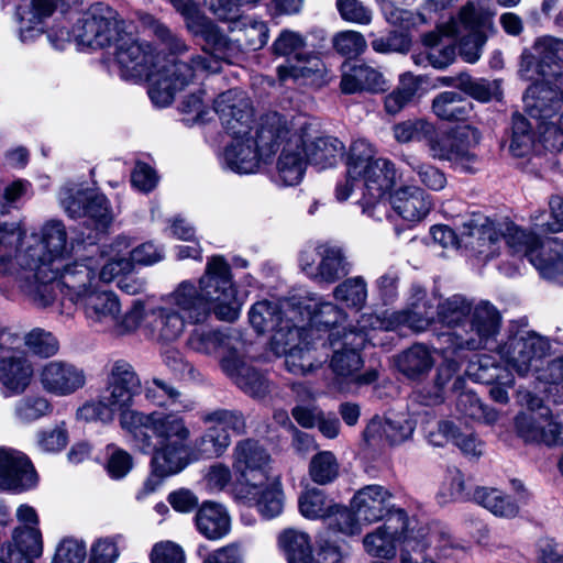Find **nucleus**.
Listing matches in <instances>:
<instances>
[{"mask_svg": "<svg viewBox=\"0 0 563 563\" xmlns=\"http://www.w3.org/2000/svg\"><path fill=\"white\" fill-rule=\"evenodd\" d=\"M197 530L209 540H219L230 531V516L225 508L213 501H205L195 516Z\"/></svg>", "mask_w": 563, "mask_h": 563, "instance_id": "40", "label": "nucleus"}, {"mask_svg": "<svg viewBox=\"0 0 563 563\" xmlns=\"http://www.w3.org/2000/svg\"><path fill=\"white\" fill-rule=\"evenodd\" d=\"M335 503L329 499L322 489H308L299 498V510L309 519H327L333 514Z\"/></svg>", "mask_w": 563, "mask_h": 563, "instance_id": "57", "label": "nucleus"}, {"mask_svg": "<svg viewBox=\"0 0 563 563\" xmlns=\"http://www.w3.org/2000/svg\"><path fill=\"white\" fill-rule=\"evenodd\" d=\"M174 302L186 322L201 324L214 313L216 305L189 280L179 284L174 292Z\"/></svg>", "mask_w": 563, "mask_h": 563, "instance_id": "30", "label": "nucleus"}, {"mask_svg": "<svg viewBox=\"0 0 563 563\" xmlns=\"http://www.w3.org/2000/svg\"><path fill=\"white\" fill-rule=\"evenodd\" d=\"M374 161L376 158L372 145L365 140L354 141L350 145L345 159L349 177L360 178Z\"/></svg>", "mask_w": 563, "mask_h": 563, "instance_id": "63", "label": "nucleus"}, {"mask_svg": "<svg viewBox=\"0 0 563 563\" xmlns=\"http://www.w3.org/2000/svg\"><path fill=\"white\" fill-rule=\"evenodd\" d=\"M413 432V427L407 420H382L373 418L363 431L364 442L372 448L398 445L405 442Z\"/></svg>", "mask_w": 563, "mask_h": 563, "instance_id": "32", "label": "nucleus"}, {"mask_svg": "<svg viewBox=\"0 0 563 563\" xmlns=\"http://www.w3.org/2000/svg\"><path fill=\"white\" fill-rule=\"evenodd\" d=\"M291 128L295 131L291 132L289 128V133L280 141L284 146L277 162L275 181L282 186L298 185L303 177L307 164L302 145L305 144L307 130L311 128V124L303 120L298 123L291 122Z\"/></svg>", "mask_w": 563, "mask_h": 563, "instance_id": "15", "label": "nucleus"}, {"mask_svg": "<svg viewBox=\"0 0 563 563\" xmlns=\"http://www.w3.org/2000/svg\"><path fill=\"white\" fill-rule=\"evenodd\" d=\"M213 110L233 142L223 153L227 168L238 174L255 173L261 161L266 162L280 146V141L289 133L286 118L277 112L261 118L255 140L245 139L254 122L253 108L238 90L220 93L213 101Z\"/></svg>", "mask_w": 563, "mask_h": 563, "instance_id": "3", "label": "nucleus"}, {"mask_svg": "<svg viewBox=\"0 0 563 563\" xmlns=\"http://www.w3.org/2000/svg\"><path fill=\"white\" fill-rule=\"evenodd\" d=\"M501 325V316L495 306L488 301H481L472 306L463 333L445 331L437 334L439 349L455 353L459 350L488 349L496 342Z\"/></svg>", "mask_w": 563, "mask_h": 563, "instance_id": "7", "label": "nucleus"}, {"mask_svg": "<svg viewBox=\"0 0 563 563\" xmlns=\"http://www.w3.org/2000/svg\"><path fill=\"white\" fill-rule=\"evenodd\" d=\"M479 141V131L470 125L451 132L435 130L429 144V151L433 158L449 161L461 172L474 174L481 165L478 155L473 152Z\"/></svg>", "mask_w": 563, "mask_h": 563, "instance_id": "11", "label": "nucleus"}, {"mask_svg": "<svg viewBox=\"0 0 563 563\" xmlns=\"http://www.w3.org/2000/svg\"><path fill=\"white\" fill-rule=\"evenodd\" d=\"M435 300V297L430 298L420 291L408 309L395 314V320L416 332L426 331L438 322Z\"/></svg>", "mask_w": 563, "mask_h": 563, "instance_id": "38", "label": "nucleus"}, {"mask_svg": "<svg viewBox=\"0 0 563 563\" xmlns=\"http://www.w3.org/2000/svg\"><path fill=\"white\" fill-rule=\"evenodd\" d=\"M365 336L362 332L353 330L331 332L321 346L333 350L331 368L336 375L349 377L355 374L363 365L360 350L364 346Z\"/></svg>", "mask_w": 563, "mask_h": 563, "instance_id": "23", "label": "nucleus"}, {"mask_svg": "<svg viewBox=\"0 0 563 563\" xmlns=\"http://www.w3.org/2000/svg\"><path fill=\"white\" fill-rule=\"evenodd\" d=\"M234 341L235 339L225 331L197 327L190 332L186 344L196 353L205 355L222 353L224 356L234 355L238 352Z\"/></svg>", "mask_w": 563, "mask_h": 563, "instance_id": "34", "label": "nucleus"}, {"mask_svg": "<svg viewBox=\"0 0 563 563\" xmlns=\"http://www.w3.org/2000/svg\"><path fill=\"white\" fill-rule=\"evenodd\" d=\"M339 462L330 451H321L314 454L309 463V475L312 482L319 485H328L339 476Z\"/></svg>", "mask_w": 563, "mask_h": 563, "instance_id": "62", "label": "nucleus"}, {"mask_svg": "<svg viewBox=\"0 0 563 563\" xmlns=\"http://www.w3.org/2000/svg\"><path fill=\"white\" fill-rule=\"evenodd\" d=\"M38 382L47 394L65 397L84 388L87 376L84 368L70 362L53 360L38 369Z\"/></svg>", "mask_w": 563, "mask_h": 563, "instance_id": "20", "label": "nucleus"}, {"mask_svg": "<svg viewBox=\"0 0 563 563\" xmlns=\"http://www.w3.org/2000/svg\"><path fill=\"white\" fill-rule=\"evenodd\" d=\"M397 179V170L393 162L386 158H376L360 176L364 183L363 198L358 201L363 213L374 217L375 209L393 189Z\"/></svg>", "mask_w": 563, "mask_h": 563, "instance_id": "22", "label": "nucleus"}, {"mask_svg": "<svg viewBox=\"0 0 563 563\" xmlns=\"http://www.w3.org/2000/svg\"><path fill=\"white\" fill-rule=\"evenodd\" d=\"M96 282V269L86 261L71 263L62 262V268L54 279V301L57 298V290L68 300L77 303L85 295L93 289Z\"/></svg>", "mask_w": 563, "mask_h": 563, "instance_id": "27", "label": "nucleus"}, {"mask_svg": "<svg viewBox=\"0 0 563 563\" xmlns=\"http://www.w3.org/2000/svg\"><path fill=\"white\" fill-rule=\"evenodd\" d=\"M470 374L476 382L485 385L495 383L512 385L515 380L511 371L490 355H481L476 363H472Z\"/></svg>", "mask_w": 563, "mask_h": 563, "instance_id": "50", "label": "nucleus"}, {"mask_svg": "<svg viewBox=\"0 0 563 563\" xmlns=\"http://www.w3.org/2000/svg\"><path fill=\"white\" fill-rule=\"evenodd\" d=\"M493 16L494 12L476 8L468 1L452 21L454 32L461 35L459 54L465 62L475 63L479 59L488 37L496 32Z\"/></svg>", "mask_w": 563, "mask_h": 563, "instance_id": "12", "label": "nucleus"}, {"mask_svg": "<svg viewBox=\"0 0 563 563\" xmlns=\"http://www.w3.org/2000/svg\"><path fill=\"white\" fill-rule=\"evenodd\" d=\"M340 87L343 93L379 92L385 90V79L377 69L366 64H354L343 73Z\"/></svg>", "mask_w": 563, "mask_h": 563, "instance_id": "42", "label": "nucleus"}, {"mask_svg": "<svg viewBox=\"0 0 563 563\" xmlns=\"http://www.w3.org/2000/svg\"><path fill=\"white\" fill-rule=\"evenodd\" d=\"M220 365L234 384L251 397L263 398L268 394L267 378L256 368L245 364L239 352L222 356Z\"/></svg>", "mask_w": 563, "mask_h": 563, "instance_id": "29", "label": "nucleus"}, {"mask_svg": "<svg viewBox=\"0 0 563 563\" xmlns=\"http://www.w3.org/2000/svg\"><path fill=\"white\" fill-rule=\"evenodd\" d=\"M216 305L214 316L221 321L233 322L240 313L236 288L232 280L231 267L224 256L208 258L206 272L197 286Z\"/></svg>", "mask_w": 563, "mask_h": 563, "instance_id": "10", "label": "nucleus"}, {"mask_svg": "<svg viewBox=\"0 0 563 563\" xmlns=\"http://www.w3.org/2000/svg\"><path fill=\"white\" fill-rule=\"evenodd\" d=\"M253 494L257 496L256 507L258 512L265 519H272L279 516L283 511L284 500L280 483L274 479L268 485L254 488Z\"/></svg>", "mask_w": 563, "mask_h": 563, "instance_id": "60", "label": "nucleus"}, {"mask_svg": "<svg viewBox=\"0 0 563 563\" xmlns=\"http://www.w3.org/2000/svg\"><path fill=\"white\" fill-rule=\"evenodd\" d=\"M321 256L318 265V276L327 283H335L345 277L352 268L344 251L336 245H322L319 247Z\"/></svg>", "mask_w": 563, "mask_h": 563, "instance_id": "49", "label": "nucleus"}, {"mask_svg": "<svg viewBox=\"0 0 563 563\" xmlns=\"http://www.w3.org/2000/svg\"><path fill=\"white\" fill-rule=\"evenodd\" d=\"M563 67V40L553 36L538 38L531 49H525L520 57V71L531 78L537 74L542 77L552 76L555 78L556 71L553 69Z\"/></svg>", "mask_w": 563, "mask_h": 563, "instance_id": "18", "label": "nucleus"}, {"mask_svg": "<svg viewBox=\"0 0 563 563\" xmlns=\"http://www.w3.org/2000/svg\"><path fill=\"white\" fill-rule=\"evenodd\" d=\"M303 335V333L301 334ZM285 354V367L289 373L295 375H306L318 367L317 360L312 354L316 350V342H305L302 336L284 347H276Z\"/></svg>", "mask_w": 563, "mask_h": 563, "instance_id": "47", "label": "nucleus"}, {"mask_svg": "<svg viewBox=\"0 0 563 563\" xmlns=\"http://www.w3.org/2000/svg\"><path fill=\"white\" fill-rule=\"evenodd\" d=\"M67 231L60 220L43 224L40 239L26 240L18 222L0 221V279L13 282L37 308L54 302V279L69 254Z\"/></svg>", "mask_w": 563, "mask_h": 563, "instance_id": "2", "label": "nucleus"}, {"mask_svg": "<svg viewBox=\"0 0 563 563\" xmlns=\"http://www.w3.org/2000/svg\"><path fill=\"white\" fill-rule=\"evenodd\" d=\"M525 111L534 121L543 146L551 152L563 150V89L555 79L530 85L523 96Z\"/></svg>", "mask_w": 563, "mask_h": 563, "instance_id": "6", "label": "nucleus"}, {"mask_svg": "<svg viewBox=\"0 0 563 563\" xmlns=\"http://www.w3.org/2000/svg\"><path fill=\"white\" fill-rule=\"evenodd\" d=\"M431 109L441 121L464 122L472 117L474 104L462 93L445 90L432 99Z\"/></svg>", "mask_w": 563, "mask_h": 563, "instance_id": "41", "label": "nucleus"}, {"mask_svg": "<svg viewBox=\"0 0 563 563\" xmlns=\"http://www.w3.org/2000/svg\"><path fill=\"white\" fill-rule=\"evenodd\" d=\"M472 498L496 517L511 519L519 514V505L515 498L497 488L476 487Z\"/></svg>", "mask_w": 563, "mask_h": 563, "instance_id": "48", "label": "nucleus"}, {"mask_svg": "<svg viewBox=\"0 0 563 563\" xmlns=\"http://www.w3.org/2000/svg\"><path fill=\"white\" fill-rule=\"evenodd\" d=\"M536 133L530 120L521 113L512 114L509 150L516 157H525L533 150Z\"/></svg>", "mask_w": 563, "mask_h": 563, "instance_id": "55", "label": "nucleus"}, {"mask_svg": "<svg viewBox=\"0 0 563 563\" xmlns=\"http://www.w3.org/2000/svg\"><path fill=\"white\" fill-rule=\"evenodd\" d=\"M439 434L456 445L463 454L478 457L483 454V443L473 433H464L450 420L439 422Z\"/></svg>", "mask_w": 563, "mask_h": 563, "instance_id": "56", "label": "nucleus"}, {"mask_svg": "<svg viewBox=\"0 0 563 563\" xmlns=\"http://www.w3.org/2000/svg\"><path fill=\"white\" fill-rule=\"evenodd\" d=\"M542 234L514 227L503 239L512 253H523L543 278L563 283V243L556 238L541 239Z\"/></svg>", "mask_w": 563, "mask_h": 563, "instance_id": "8", "label": "nucleus"}, {"mask_svg": "<svg viewBox=\"0 0 563 563\" xmlns=\"http://www.w3.org/2000/svg\"><path fill=\"white\" fill-rule=\"evenodd\" d=\"M406 545L415 553H427L428 556L434 555L438 559L450 558L454 550L464 549L461 541L452 534L450 527L438 520L417 528L416 536L407 538Z\"/></svg>", "mask_w": 563, "mask_h": 563, "instance_id": "17", "label": "nucleus"}, {"mask_svg": "<svg viewBox=\"0 0 563 563\" xmlns=\"http://www.w3.org/2000/svg\"><path fill=\"white\" fill-rule=\"evenodd\" d=\"M231 443V438L225 428H209L195 442V449L202 459H212L222 455Z\"/></svg>", "mask_w": 563, "mask_h": 563, "instance_id": "58", "label": "nucleus"}, {"mask_svg": "<svg viewBox=\"0 0 563 563\" xmlns=\"http://www.w3.org/2000/svg\"><path fill=\"white\" fill-rule=\"evenodd\" d=\"M334 298L349 308L362 309L367 299V285L362 276L344 279L333 290Z\"/></svg>", "mask_w": 563, "mask_h": 563, "instance_id": "59", "label": "nucleus"}, {"mask_svg": "<svg viewBox=\"0 0 563 563\" xmlns=\"http://www.w3.org/2000/svg\"><path fill=\"white\" fill-rule=\"evenodd\" d=\"M234 457V468L251 488H260L266 484L271 456L257 441L246 439L239 442Z\"/></svg>", "mask_w": 563, "mask_h": 563, "instance_id": "25", "label": "nucleus"}, {"mask_svg": "<svg viewBox=\"0 0 563 563\" xmlns=\"http://www.w3.org/2000/svg\"><path fill=\"white\" fill-rule=\"evenodd\" d=\"M69 0H32L31 5L19 13L20 40L32 42L44 32V21L56 10L58 3L68 4Z\"/></svg>", "mask_w": 563, "mask_h": 563, "instance_id": "35", "label": "nucleus"}, {"mask_svg": "<svg viewBox=\"0 0 563 563\" xmlns=\"http://www.w3.org/2000/svg\"><path fill=\"white\" fill-rule=\"evenodd\" d=\"M472 305L473 302L461 294L439 299L437 302V320L449 328V331L463 333L472 311Z\"/></svg>", "mask_w": 563, "mask_h": 563, "instance_id": "44", "label": "nucleus"}, {"mask_svg": "<svg viewBox=\"0 0 563 563\" xmlns=\"http://www.w3.org/2000/svg\"><path fill=\"white\" fill-rule=\"evenodd\" d=\"M550 351L547 339L536 333L518 332L500 346V353L520 376H525Z\"/></svg>", "mask_w": 563, "mask_h": 563, "instance_id": "16", "label": "nucleus"}, {"mask_svg": "<svg viewBox=\"0 0 563 563\" xmlns=\"http://www.w3.org/2000/svg\"><path fill=\"white\" fill-rule=\"evenodd\" d=\"M456 372L454 362L441 363L435 371L432 385L423 386L418 391L419 401L424 406L440 405L444 401L446 385L452 380Z\"/></svg>", "mask_w": 563, "mask_h": 563, "instance_id": "52", "label": "nucleus"}, {"mask_svg": "<svg viewBox=\"0 0 563 563\" xmlns=\"http://www.w3.org/2000/svg\"><path fill=\"white\" fill-rule=\"evenodd\" d=\"M113 45V66L124 81L137 85L141 81V40L135 27L123 24L118 29Z\"/></svg>", "mask_w": 563, "mask_h": 563, "instance_id": "19", "label": "nucleus"}, {"mask_svg": "<svg viewBox=\"0 0 563 563\" xmlns=\"http://www.w3.org/2000/svg\"><path fill=\"white\" fill-rule=\"evenodd\" d=\"M288 563H313L312 547L307 533L286 529L278 537Z\"/></svg>", "mask_w": 563, "mask_h": 563, "instance_id": "51", "label": "nucleus"}, {"mask_svg": "<svg viewBox=\"0 0 563 563\" xmlns=\"http://www.w3.org/2000/svg\"><path fill=\"white\" fill-rule=\"evenodd\" d=\"M305 38L301 34L283 30L272 45L275 56L286 57V63L277 67L279 80L289 78H308L318 73L322 66L321 59L313 53L303 52Z\"/></svg>", "mask_w": 563, "mask_h": 563, "instance_id": "13", "label": "nucleus"}, {"mask_svg": "<svg viewBox=\"0 0 563 563\" xmlns=\"http://www.w3.org/2000/svg\"><path fill=\"white\" fill-rule=\"evenodd\" d=\"M33 365L24 355H10L0 361V382L10 395L23 394L33 378Z\"/></svg>", "mask_w": 563, "mask_h": 563, "instance_id": "36", "label": "nucleus"}, {"mask_svg": "<svg viewBox=\"0 0 563 563\" xmlns=\"http://www.w3.org/2000/svg\"><path fill=\"white\" fill-rule=\"evenodd\" d=\"M515 428L518 437L527 443L563 445V426L548 413L520 412L515 418Z\"/></svg>", "mask_w": 563, "mask_h": 563, "instance_id": "26", "label": "nucleus"}, {"mask_svg": "<svg viewBox=\"0 0 563 563\" xmlns=\"http://www.w3.org/2000/svg\"><path fill=\"white\" fill-rule=\"evenodd\" d=\"M396 365L408 379L421 380L433 367L434 360L426 345L416 343L397 355Z\"/></svg>", "mask_w": 563, "mask_h": 563, "instance_id": "46", "label": "nucleus"}, {"mask_svg": "<svg viewBox=\"0 0 563 563\" xmlns=\"http://www.w3.org/2000/svg\"><path fill=\"white\" fill-rule=\"evenodd\" d=\"M191 34L202 41V49L209 56L192 55L189 60L177 57L188 51L185 42L175 35L164 23L151 14H143V33L154 36L163 49L169 52L164 58V64H154L155 71L146 75L148 81L147 95L152 103L157 108L169 106L177 92L189 86L197 70L217 73L221 68V62H229L233 54V44L219 26L202 16L197 22H191L188 29ZM152 45L143 43V68L151 63L150 54Z\"/></svg>", "mask_w": 563, "mask_h": 563, "instance_id": "1", "label": "nucleus"}, {"mask_svg": "<svg viewBox=\"0 0 563 563\" xmlns=\"http://www.w3.org/2000/svg\"><path fill=\"white\" fill-rule=\"evenodd\" d=\"M305 136V144L302 151L306 156L307 163L318 167L319 169H325L332 167L338 163V159L344 155V144L336 137L333 136H320L316 137L310 143L307 142L309 135Z\"/></svg>", "mask_w": 563, "mask_h": 563, "instance_id": "39", "label": "nucleus"}, {"mask_svg": "<svg viewBox=\"0 0 563 563\" xmlns=\"http://www.w3.org/2000/svg\"><path fill=\"white\" fill-rule=\"evenodd\" d=\"M460 249H465L471 255L483 257L485 261L497 254L498 242L501 236L495 230L488 218L473 214L459 228Z\"/></svg>", "mask_w": 563, "mask_h": 563, "instance_id": "24", "label": "nucleus"}, {"mask_svg": "<svg viewBox=\"0 0 563 563\" xmlns=\"http://www.w3.org/2000/svg\"><path fill=\"white\" fill-rule=\"evenodd\" d=\"M143 322H146V325L150 327L152 336H157L164 341H173L184 331L186 320L179 310L158 308L151 313L143 311Z\"/></svg>", "mask_w": 563, "mask_h": 563, "instance_id": "43", "label": "nucleus"}, {"mask_svg": "<svg viewBox=\"0 0 563 563\" xmlns=\"http://www.w3.org/2000/svg\"><path fill=\"white\" fill-rule=\"evenodd\" d=\"M52 412V402L42 395L24 396L15 402L13 409L14 419L23 424L35 422Z\"/></svg>", "mask_w": 563, "mask_h": 563, "instance_id": "54", "label": "nucleus"}, {"mask_svg": "<svg viewBox=\"0 0 563 563\" xmlns=\"http://www.w3.org/2000/svg\"><path fill=\"white\" fill-rule=\"evenodd\" d=\"M298 313L295 303L284 298L277 301L261 300L249 311V321L258 334H271L275 347H284L299 339L305 331L299 328L294 317Z\"/></svg>", "mask_w": 563, "mask_h": 563, "instance_id": "9", "label": "nucleus"}, {"mask_svg": "<svg viewBox=\"0 0 563 563\" xmlns=\"http://www.w3.org/2000/svg\"><path fill=\"white\" fill-rule=\"evenodd\" d=\"M125 22L118 20L117 12L107 4H93L75 26L77 41L91 48L111 45L118 29Z\"/></svg>", "mask_w": 563, "mask_h": 563, "instance_id": "14", "label": "nucleus"}, {"mask_svg": "<svg viewBox=\"0 0 563 563\" xmlns=\"http://www.w3.org/2000/svg\"><path fill=\"white\" fill-rule=\"evenodd\" d=\"M76 305L81 307L88 323L102 331H109L121 312L118 296L113 291L98 287L91 289Z\"/></svg>", "mask_w": 563, "mask_h": 563, "instance_id": "28", "label": "nucleus"}, {"mask_svg": "<svg viewBox=\"0 0 563 563\" xmlns=\"http://www.w3.org/2000/svg\"><path fill=\"white\" fill-rule=\"evenodd\" d=\"M140 386L134 367L124 360H118L111 366L99 400L79 407L76 418L85 422L109 423L113 420L114 411H118L121 428L136 439L141 431V413L134 405Z\"/></svg>", "mask_w": 563, "mask_h": 563, "instance_id": "5", "label": "nucleus"}, {"mask_svg": "<svg viewBox=\"0 0 563 563\" xmlns=\"http://www.w3.org/2000/svg\"><path fill=\"white\" fill-rule=\"evenodd\" d=\"M37 484L36 471L23 452L0 446V490L22 493Z\"/></svg>", "mask_w": 563, "mask_h": 563, "instance_id": "21", "label": "nucleus"}, {"mask_svg": "<svg viewBox=\"0 0 563 563\" xmlns=\"http://www.w3.org/2000/svg\"><path fill=\"white\" fill-rule=\"evenodd\" d=\"M435 130L433 123L424 119H416L396 124L394 126V134L398 142L423 141L429 146Z\"/></svg>", "mask_w": 563, "mask_h": 563, "instance_id": "64", "label": "nucleus"}, {"mask_svg": "<svg viewBox=\"0 0 563 563\" xmlns=\"http://www.w3.org/2000/svg\"><path fill=\"white\" fill-rule=\"evenodd\" d=\"M382 520H384V525L379 527L380 530L398 541L401 548H406L407 538L416 536L417 529L410 527L411 521L407 512L401 508H395L393 504L390 510Z\"/></svg>", "mask_w": 563, "mask_h": 563, "instance_id": "61", "label": "nucleus"}, {"mask_svg": "<svg viewBox=\"0 0 563 563\" xmlns=\"http://www.w3.org/2000/svg\"><path fill=\"white\" fill-rule=\"evenodd\" d=\"M459 90L482 103L490 102L493 99L498 100L501 96V88L498 80L473 77L467 73H462Z\"/></svg>", "mask_w": 563, "mask_h": 563, "instance_id": "53", "label": "nucleus"}, {"mask_svg": "<svg viewBox=\"0 0 563 563\" xmlns=\"http://www.w3.org/2000/svg\"><path fill=\"white\" fill-rule=\"evenodd\" d=\"M393 495L380 485H368L357 490L352 499L358 520L373 523L382 520L390 510Z\"/></svg>", "mask_w": 563, "mask_h": 563, "instance_id": "31", "label": "nucleus"}, {"mask_svg": "<svg viewBox=\"0 0 563 563\" xmlns=\"http://www.w3.org/2000/svg\"><path fill=\"white\" fill-rule=\"evenodd\" d=\"M143 449L152 448L151 473L144 490L154 493L165 478L178 474L190 463L189 451L184 443L189 430L177 415L158 411L143 416Z\"/></svg>", "mask_w": 563, "mask_h": 563, "instance_id": "4", "label": "nucleus"}, {"mask_svg": "<svg viewBox=\"0 0 563 563\" xmlns=\"http://www.w3.org/2000/svg\"><path fill=\"white\" fill-rule=\"evenodd\" d=\"M389 203L398 216L411 222L420 221L431 209L430 196L416 186L399 188L389 196Z\"/></svg>", "mask_w": 563, "mask_h": 563, "instance_id": "33", "label": "nucleus"}, {"mask_svg": "<svg viewBox=\"0 0 563 563\" xmlns=\"http://www.w3.org/2000/svg\"><path fill=\"white\" fill-rule=\"evenodd\" d=\"M422 44L426 52L413 55L416 64H422L427 60L432 67L443 69L452 64L456 55V46L449 38L435 32L426 33L422 36Z\"/></svg>", "mask_w": 563, "mask_h": 563, "instance_id": "45", "label": "nucleus"}, {"mask_svg": "<svg viewBox=\"0 0 563 563\" xmlns=\"http://www.w3.org/2000/svg\"><path fill=\"white\" fill-rule=\"evenodd\" d=\"M11 538L9 556L13 563H33L42 555L43 541L38 527L18 526Z\"/></svg>", "mask_w": 563, "mask_h": 563, "instance_id": "37", "label": "nucleus"}]
</instances>
